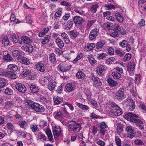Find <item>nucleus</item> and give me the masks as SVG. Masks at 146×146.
<instances>
[{"label":"nucleus","instance_id":"obj_1","mask_svg":"<svg viewBox=\"0 0 146 146\" xmlns=\"http://www.w3.org/2000/svg\"><path fill=\"white\" fill-rule=\"evenodd\" d=\"M110 107L111 112L115 116H119L122 113V109L115 103H112Z\"/></svg>","mask_w":146,"mask_h":146},{"label":"nucleus","instance_id":"obj_2","mask_svg":"<svg viewBox=\"0 0 146 146\" xmlns=\"http://www.w3.org/2000/svg\"><path fill=\"white\" fill-rule=\"evenodd\" d=\"M28 104L30 106L37 112L41 113L44 112L45 110L44 107L38 104L31 102H29Z\"/></svg>","mask_w":146,"mask_h":146},{"label":"nucleus","instance_id":"obj_3","mask_svg":"<svg viewBox=\"0 0 146 146\" xmlns=\"http://www.w3.org/2000/svg\"><path fill=\"white\" fill-rule=\"evenodd\" d=\"M72 123H69L68 125L70 129L74 133H76L80 130L81 125L79 123H77L74 121H71Z\"/></svg>","mask_w":146,"mask_h":146},{"label":"nucleus","instance_id":"obj_4","mask_svg":"<svg viewBox=\"0 0 146 146\" xmlns=\"http://www.w3.org/2000/svg\"><path fill=\"white\" fill-rule=\"evenodd\" d=\"M125 117L127 120L134 123H135L139 119H138V117L137 115L130 112L125 114Z\"/></svg>","mask_w":146,"mask_h":146},{"label":"nucleus","instance_id":"obj_5","mask_svg":"<svg viewBox=\"0 0 146 146\" xmlns=\"http://www.w3.org/2000/svg\"><path fill=\"white\" fill-rule=\"evenodd\" d=\"M124 90L123 88H120L117 91L115 95V98L118 100H122L125 97L124 93Z\"/></svg>","mask_w":146,"mask_h":146},{"label":"nucleus","instance_id":"obj_6","mask_svg":"<svg viewBox=\"0 0 146 146\" xmlns=\"http://www.w3.org/2000/svg\"><path fill=\"white\" fill-rule=\"evenodd\" d=\"M48 80L49 82L48 85V89L50 91L54 90L56 85V82L55 81H51L50 78H48L47 76L45 77L44 79V82H45V80Z\"/></svg>","mask_w":146,"mask_h":146},{"label":"nucleus","instance_id":"obj_7","mask_svg":"<svg viewBox=\"0 0 146 146\" xmlns=\"http://www.w3.org/2000/svg\"><path fill=\"white\" fill-rule=\"evenodd\" d=\"M99 33V30L96 28L92 30L89 34V39L93 40L96 38L98 35Z\"/></svg>","mask_w":146,"mask_h":146},{"label":"nucleus","instance_id":"obj_8","mask_svg":"<svg viewBox=\"0 0 146 146\" xmlns=\"http://www.w3.org/2000/svg\"><path fill=\"white\" fill-rule=\"evenodd\" d=\"M119 44L122 48L126 47V50L127 52L131 50L130 45L128 44L127 41L126 40H123L122 41L120 42Z\"/></svg>","mask_w":146,"mask_h":146},{"label":"nucleus","instance_id":"obj_9","mask_svg":"<svg viewBox=\"0 0 146 146\" xmlns=\"http://www.w3.org/2000/svg\"><path fill=\"white\" fill-rule=\"evenodd\" d=\"M90 79L94 82L93 84L95 87L101 86L102 83L100 81V80L96 76L93 74Z\"/></svg>","mask_w":146,"mask_h":146},{"label":"nucleus","instance_id":"obj_10","mask_svg":"<svg viewBox=\"0 0 146 146\" xmlns=\"http://www.w3.org/2000/svg\"><path fill=\"white\" fill-rule=\"evenodd\" d=\"M126 129L128 133L127 135L128 137L132 139L135 136L134 129L133 127L131 126H128L127 127Z\"/></svg>","mask_w":146,"mask_h":146},{"label":"nucleus","instance_id":"obj_11","mask_svg":"<svg viewBox=\"0 0 146 146\" xmlns=\"http://www.w3.org/2000/svg\"><path fill=\"white\" fill-rule=\"evenodd\" d=\"M73 21L75 25H81L84 21V19L78 16H75L73 17Z\"/></svg>","mask_w":146,"mask_h":146},{"label":"nucleus","instance_id":"obj_12","mask_svg":"<svg viewBox=\"0 0 146 146\" xmlns=\"http://www.w3.org/2000/svg\"><path fill=\"white\" fill-rule=\"evenodd\" d=\"M15 88L19 92L22 93H25L27 90L25 86L20 83H16Z\"/></svg>","mask_w":146,"mask_h":146},{"label":"nucleus","instance_id":"obj_13","mask_svg":"<svg viewBox=\"0 0 146 146\" xmlns=\"http://www.w3.org/2000/svg\"><path fill=\"white\" fill-rule=\"evenodd\" d=\"M107 126L105 123L104 122H101L100 125L99 126L100 133L102 134L103 135H105V133L106 131V128Z\"/></svg>","mask_w":146,"mask_h":146},{"label":"nucleus","instance_id":"obj_14","mask_svg":"<svg viewBox=\"0 0 146 146\" xmlns=\"http://www.w3.org/2000/svg\"><path fill=\"white\" fill-rule=\"evenodd\" d=\"M53 132L55 138L59 136L61 133L60 126H56L53 131Z\"/></svg>","mask_w":146,"mask_h":146},{"label":"nucleus","instance_id":"obj_15","mask_svg":"<svg viewBox=\"0 0 146 146\" xmlns=\"http://www.w3.org/2000/svg\"><path fill=\"white\" fill-rule=\"evenodd\" d=\"M105 70V67L102 65H100L96 68V72L98 75L102 76L104 74V72Z\"/></svg>","mask_w":146,"mask_h":146},{"label":"nucleus","instance_id":"obj_16","mask_svg":"<svg viewBox=\"0 0 146 146\" xmlns=\"http://www.w3.org/2000/svg\"><path fill=\"white\" fill-rule=\"evenodd\" d=\"M13 56L15 57H16L19 60L21 58L20 57L21 56L23 55L22 52L18 50H13L12 52Z\"/></svg>","mask_w":146,"mask_h":146},{"label":"nucleus","instance_id":"obj_17","mask_svg":"<svg viewBox=\"0 0 146 146\" xmlns=\"http://www.w3.org/2000/svg\"><path fill=\"white\" fill-rule=\"evenodd\" d=\"M36 68L38 70L41 72H43L45 70V66L41 62H39L36 66Z\"/></svg>","mask_w":146,"mask_h":146},{"label":"nucleus","instance_id":"obj_18","mask_svg":"<svg viewBox=\"0 0 146 146\" xmlns=\"http://www.w3.org/2000/svg\"><path fill=\"white\" fill-rule=\"evenodd\" d=\"M29 87L31 91L33 93H37L39 91L38 88L36 86V85L34 84H32L29 85Z\"/></svg>","mask_w":146,"mask_h":146},{"label":"nucleus","instance_id":"obj_19","mask_svg":"<svg viewBox=\"0 0 146 146\" xmlns=\"http://www.w3.org/2000/svg\"><path fill=\"white\" fill-rule=\"evenodd\" d=\"M10 37V40L14 43H17L20 40V38L18 36L15 34H11Z\"/></svg>","mask_w":146,"mask_h":146},{"label":"nucleus","instance_id":"obj_20","mask_svg":"<svg viewBox=\"0 0 146 146\" xmlns=\"http://www.w3.org/2000/svg\"><path fill=\"white\" fill-rule=\"evenodd\" d=\"M85 76L84 73L80 70L78 71L76 74V76L77 78L82 80L84 79Z\"/></svg>","mask_w":146,"mask_h":146},{"label":"nucleus","instance_id":"obj_21","mask_svg":"<svg viewBox=\"0 0 146 146\" xmlns=\"http://www.w3.org/2000/svg\"><path fill=\"white\" fill-rule=\"evenodd\" d=\"M107 81L109 85L111 87L117 86L118 84L116 81L110 77L108 78Z\"/></svg>","mask_w":146,"mask_h":146},{"label":"nucleus","instance_id":"obj_22","mask_svg":"<svg viewBox=\"0 0 146 146\" xmlns=\"http://www.w3.org/2000/svg\"><path fill=\"white\" fill-rule=\"evenodd\" d=\"M54 117L56 119L60 120L63 118L64 115L60 111H56L54 113Z\"/></svg>","mask_w":146,"mask_h":146},{"label":"nucleus","instance_id":"obj_23","mask_svg":"<svg viewBox=\"0 0 146 146\" xmlns=\"http://www.w3.org/2000/svg\"><path fill=\"white\" fill-rule=\"evenodd\" d=\"M69 35L70 38L74 39L79 35V33L76 30L71 31L69 32Z\"/></svg>","mask_w":146,"mask_h":146},{"label":"nucleus","instance_id":"obj_24","mask_svg":"<svg viewBox=\"0 0 146 146\" xmlns=\"http://www.w3.org/2000/svg\"><path fill=\"white\" fill-rule=\"evenodd\" d=\"M105 44V42L104 40H101L99 41L96 44V48L98 50H100L102 49Z\"/></svg>","mask_w":146,"mask_h":146},{"label":"nucleus","instance_id":"obj_25","mask_svg":"<svg viewBox=\"0 0 146 146\" xmlns=\"http://www.w3.org/2000/svg\"><path fill=\"white\" fill-rule=\"evenodd\" d=\"M135 68V63L133 61H131L127 66V69L129 71H133Z\"/></svg>","mask_w":146,"mask_h":146},{"label":"nucleus","instance_id":"obj_26","mask_svg":"<svg viewBox=\"0 0 146 146\" xmlns=\"http://www.w3.org/2000/svg\"><path fill=\"white\" fill-rule=\"evenodd\" d=\"M49 60L50 62L53 64L56 63L57 61L55 54L53 53H51L49 55Z\"/></svg>","mask_w":146,"mask_h":146},{"label":"nucleus","instance_id":"obj_27","mask_svg":"<svg viewBox=\"0 0 146 146\" xmlns=\"http://www.w3.org/2000/svg\"><path fill=\"white\" fill-rule=\"evenodd\" d=\"M6 74L7 76L13 79H16L17 77L14 72L11 71L7 72Z\"/></svg>","mask_w":146,"mask_h":146},{"label":"nucleus","instance_id":"obj_28","mask_svg":"<svg viewBox=\"0 0 146 146\" xmlns=\"http://www.w3.org/2000/svg\"><path fill=\"white\" fill-rule=\"evenodd\" d=\"M94 44H88L84 48V50L86 51H89L92 50L95 47Z\"/></svg>","mask_w":146,"mask_h":146},{"label":"nucleus","instance_id":"obj_29","mask_svg":"<svg viewBox=\"0 0 146 146\" xmlns=\"http://www.w3.org/2000/svg\"><path fill=\"white\" fill-rule=\"evenodd\" d=\"M3 60L4 61L7 62L11 61L13 60V58L10 55L7 53V54L3 56Z\"/></svg>","mask_w":146,"mask_h":146},{"label":"nucleus","instance_id":"obj_30","mask_svg":"<svg viewBox=\"0 0 146 146\" xmlns=\"http://www.w3.org/2000/svg\"><path fill=\"white\" fill-rule=\"evenodd\" d=\"M115 16L117 20L120 23H122L124 18L123 16L119 13L117 12L115 13Z\"/></svg>","mask_w":146,"mask_h":146},{"label":"nucleus","instance_id":"obj_31","mask_svg":"<svg viewBox=\"0 0 146 146\" xmlns=\"http://www.w3.org/2000/svg\"><path fill=\"white\" fill-rule=\"evenodd\" d=\"M55 42L57 45V46L60 48H62L64 47V44L61 39L57 38L55 40Z\"/></svg>","mask_w":146,"mask_h":146},{"label":"nucleus","instance_id":"obj_32","mask_svg":"<svg viewBox=\"0 0 146 146\" xmlns=\"http://www.w3.org/2000/svg\"><path fill=\"white\" fill-rule=\"evenodd\" d=\"M65 87L67 91L70 92L74 90V86L72 83H69L66 85Z\"/></svg>","mask_w":146,"mask_h":146},{"label":"nucleus","instance_id":"obj_33","mask_svg":"<svg viewBox=\"0 0 146 146\" xmlns=\"http://www.w3.org/2000/svg\"><path fill=\"white\" fill-rule=\"evenodd\" d=\"M49 31V29L46 27L42 29L41 32H39L38 34V35L40 37H42L43 36L46 34Z\"/></svg>","mask_w":146,"mask_h":146},{"label":"nucleus","instance_id":"obj_34","mask_svg":"<svg viewBox=\"0 0 146 146\" xmlns=\"http://www.w3.org/2000/svg\"><path fill=\"white\" fill-rule=\"evenodd\" d=\"M71 68V66L65 65L64 66H60L59 69L61 71L65 72Z\"/></svg>","mask_w":146,"mask_h":146},{"label":"nucleus","instance_id":"obj_35","mask_svg":"<svg viewBox=\"0 0 146 146\" xmlns=\"http://www.w3.org/2000/svg\"><path fill=\"white\" fill-rule=\"evenodd\" d=\"M129 110L130 111H133L134 110L135 107V102L132 99H131L129 100Z\"/></svg>","mask_w":146,"mask_h":146},{"label":"nucleus","instance_id":"obj_36","mask_svg":"<svg viewBox=\"0 0 146 146\" xmlns=\"http://www.w3.org/2000/svg\"><path fill=\"white\" fill-rule=\"evenodd\" d=\"M136 125L139 127L140 129L141 130H143L144 129V126L143 125V122L140 119H139L135 123Z\"/></svg>","mask_w":146,"mask_h":146},{"label":"nucleus","instance_id":"obj_37","mask_svg":"<svg viewBox=\"0 0 146 146\" xmlns=\"http://www.w3.org/2000/svg\"><path fill=\"white\" fill-rule=\"evenodd\" d=\"M21 63L26 65H28L30 64L29 60L27 58L23 57H22L20 60Z\"/></svg>","mask_w":146,"mask_h":146},{"label":"nucleus","instance_id":"obj_38","mask_svg":"<svg viewBox=\"0 0 146 146\" xmlns=\"http://www.w3.org/2000/svg\"><path fill=\"white\" fill-rule=\"evenodd\" d=\"M112 76L115 79H117L119 78L121 76L120 73L117 71H114L111 74Z\"/></svg>","mask_w":146,"mask_h":146},{"label":"nucleus","instance_id":"obj_39","mask_svg":"<svg viewBox=\"0 0 146 146\" xmlns=\"http://www.w3.org/2000/svg\"><path fill=\"white\" fill-rule=\"evenodd\" d=\"M14 103L11 101H7L5 103V108L9 109H10L11 107L13 106Z\"/></svg>","mask_w":146,"mask_h":146},{"label":"nucleus","instance_id":"obj_40","mask_svg":"<svg viewBox=\"0 0 146 146\" xmlns=\"http://www.w3.org/2000/svg\"><path fill=\"white\" fill-rule=\"evenodd\" d=\"M77 106L84 110L87 111L90 109L89 107H88L87 106L83 105L82 104L77 103Z\"/></svg>","mask_w":146,"mask_h":146},{"label":"nucleus","instance_id":"obj_41","mask_svg":"<svg viewBox=\"0 0 146 146\" xmlns=\"http://www.w3.org/2000/svg\"><path fill=\"white\" fill-rule=\"evenodd\" d=\"M31 71L29 70L24 69H23V70L21 73V76H22L26 77L27 76L31 74Z\"/></svg>","mask_w":146,"mask_h":146},{"label":"nucleus","instance_id":"obj_42","mask_svg":"<svg viewBox=\"0 0 146 146\" xmlns=\"http://www.w3.org/2000/svg\"><path fill=\"white\" fill-rule=\"evenodd\" d=\"M54 102V103L58 104L63 102V99L59 97H54L53 98Z\"/></svg>","mask_w":146,"mask_h":146},{"label":"nucleus","instance_id":"obj_43","mask_svg":"<svg viewBox=\"0 0 146 146\" xmlns=\"http://www.w3.org/2000/svg\"><path fill=\"white\" fill-rule=\"evenodd\" d=\"M21 40L25 44H29L31 41V39L28 37L26 36H23L21 37Z\"/></svg>","mask_w":146,"mask_h":146},{"label":"nucleus","instance_id":"obj_44","mask_svg":"<svg viewBox=\"0 0 146 146\" xmlns=\"http://www.w3.org/2000/svg\"><path fill=\"white\" fill-rule=\"evenodd\" d=\"M50 36L49 35H47L44 37V39L42 40L41 43L43 45L48 43L49 42Z\"/></svg>","mask_w":146,"mask_h":146},{"label":"nucleus","instance_id":"obj_45","mask_svg":"<svg viewBox=\"0 0 146 146\" xmlns=\"http://www.w3.org/2000/svg\"><path fill=\"white\" fill-rule=\"evenodd\" d=\"M20 127L22 128L25 129L27 126V122L25 121H21L19 122V124Z\"/></svg>","mask_w":146,"mask_h":146},{"label":"nucleus","instance_id":"obj_46","mask_svg":"<svg viewBox=\"0 0 146 146\" xmlns=\"http://www.w3.org/2000/svg\"><path fill=\"white\" fill-rule=\"evenodd\" d=\"M7 67L10 70L14 71H16L18 69L17 66L13 64H10Z\"/></svg>","mask_w":146,"mask_h":146},{"label":"nucleus","instance_id":"obj_47","mask_svg":"<svg viewBox=\"0 0 146 146\" xmlns=\"http://www.w3.org/2000/svg\"><path fill=\"white\" fill-rule=\"evenodd\" d=\"M2 44L5 46H8L9 43V41L8 39V37L6 36L4 37L2 41Z\"/></svg>","mask_w":146,"mask_h":146},{"label":"nucleus","instance_id":"obj_48","mask_svg":"<svg viewBox=\"0 0 146 146\" xmlns=\"http://www.w3.org/2000/svg\"><path fill=\"white\" fill-rule=\"evenodd\" d=\"M4 93L5 94L9 95H11L13 94V90L9 88H7L5 90Z\"/></svg>","mask_w":146,"mask_h":146},{"label":"nucleus","instance_id":"obj_49","mask_svg":"<svg viewBox=\"0 0 146 146\" xmlns=\"http://www.w3.org/2000/svg\"><path fill=\"white\" fill-rule=\"evenodd\" d=\"M131 55L130 54L128 53L125 56L123 59V61L124 62L129 61L131 59Z\"/></svg>","mask_w":146,"mask_h":146},{"label":"nucleus","instance_id":"obj_50","mask_svg":"<svg viewBox=\"0 0 146 146\" xmlns=\"http://www.w3.org/2000/svg\"><path fill=\"white\" fill-rule=\"evenodd\" d=\"M107 55V54L106 53H102L101 54H98L97 58L99 60L102 59L106 58Z\"/></svg>","mask_w":146,"mask_h":146},{"label":"nucleus","instance_id":"obj_51","mask_svg":"<svg viewBox=\"0 0 146 146\" xmlns=\"http://www.w3.org/2000/svg\"><path fill=\"white\" fill-rule=\"evenodd\" d=\"M73 24L74 23L73 21L69 20L67 22L66 27H67L69 29H70L72 27Z\"/></svg>","mask_w":146,"mask_h":146},{"label":"nucleus","instance_id":"obj_52","mask_svg":"<svg viewBox=\"0 0 146 146\" xmlns=\"http://www.w3.org/2000/svg\"><path fill=\"white\" fill-rule=\"evenodd\" d=\"M8 129L12 132L14 129V126L12 123H8L7 124Z\"/></svg>","mask_w":146,"mask_h":146},{"label":"nucleus","instance_id":"obj_53","mask_svg":"<svg viewBox=\"0 0 146 146\" xmlns=\"http://www.w3.org/2000/svg\"><path fill=\"white\" fill-rule=\"evenodd\" d=\"M27 48L26 52H31L33 50V46L31 44H28L27 45Z\"/></svg>","mask_w":146,"mask_h":146},{"label":"nucleus","instance_id":"obj_54","mask_svg":"<svg viewBox=\"0 0 146 146\" xmlns=\"http://www.w3.org/2000/svg\"><path fill=\"white\" fill-rule=\"evenodd\" d=\"M98 4H95L94 5H92L91 6L90 10L93 13H95L97 11V8L98 7Z\"/></svg>","mask_w":146,"mask_h":146},{"label":"nucleus","instance_id":"obj_55","mask_svg":"<svg viewBox=\"0 0 146 146\" xmlns=\"http://www.w3.org/2000/svg\"><path fill=\"white\" fill-rule=\"evenodd\" d=\"M67 105L69 107L71 111H73L74 110V107L72 104L68 102H65L62 104V106Z\"/></svg>","mask_w":146,"mask_h":146},{"label":"nucleus","instance_id":"obj_56","mask_svg":"<svg viewBox=\"0 0 146 146\" xmlns=\"http://www.w3.org/2000/svg\"><path fill=\"white\" fill-rule=\"evenodd\" d=\"M90 63L92 64H95L96 61L95 58L92 56H89L88 57Z\"/></svg>","mask_w":146,"mask_h":146},{"label":"nucleus","instance_id":"obj_57","mask_svg":"<svg viewBox=\"0 0 146 146\" xmlns=\"http://www.w3.org/2000/svg\"><path fill=\"white\" fill-rule=\"evenodd\" d=\"M115 140L117 146H121V141L118 136H116L115 137Z\"/></svg>","mask_w":146,"mask_h":146},{"label":"nucleus","instance_id":"obj_58","mask_svg":"<svg viewBox=\"0 0 146 146\" xmlns=\"http://www.w3.org/2000/svg\"><path fill=\"white\" fill-rule=\"evenodd\" d=\"M83 57V54L82 53H80L79 54L77 57L73 61V62L74 63H76L77 62V61L78 60H80Z\"/></svg>","mask_w":146,"mask_h":146},{"label":"nucleus","instance_id":"obj_59","mask_svg":"<svg viewBox=\"0 0 146 146\" xmlns=\"http://www.w3.org/2000/svg\"><path fill=\"white\" fill-rule=\"evenodd\" d=\"M6 84L5 80L3 78L0 79V87H4Z\"/></svg>","mask_w":146,"mask_h":146},{"label":"nucleus","instance_id":"obj_60","mask_svg":"<svg viewBox=\"0 0 146 146\" xmlns=\"http://www.w3.org/2000/svg\"><path fill=\"white\" fill-rule=\"evenodd\" d=\"M145 25V21L143 19H141V21L138 24L137 26L139 28H141L142 27Z\"/></svg>","mask_w":146,"mask_h":146},{"label":"nucleus","instance_id":"obj_61","mask_svg":"<svg viewBox=\"0 0 146 146\" xmlns=\"http://www.w3.org/2000/svg\"><path fill=\"white\" fill-rule=\"evenodd\" d=\"M110 35L111 36L115 38L118 37L119 35V33L117 32V31H115L114 32L110 33Z\"/></svg>","mask_w":146,"mask_h":146},{"label":"nucleus","instance_id":"obj_62","mask_svg":"<svg viewBox=\"0 0 146 146\" xmlns=\"http://www.w3.org/2000/svg\"><path fill=\"white\" fill-rule=\"evenodd\" d=\"M39 125L41 128H43L47 125V123L46 122L42 121L40 122Z\"/></svg>","mask_w":146,"mask_h":146},{"label":"nucleus","instance_id":"obj_63","mask_svg":"<svg viewBox=\"0 0 146 146\" xmlns=\"http://www.w3.org/2000/svg\"><path fill=\"white\" fill-rule=\"evenodd\" d=\"M114 59L115 58H109L106 61V63L108 65L111 64L114 61Z\"/></svg>","mask_w":146,"mask_h":146},{"label":"nucleus","instance_id":"obj_64","mask_svg":"<svg viewBox=\"0 0 146 146\" xmlns=\"http://www.w3.org/2000/svg\"><path fill=\"white\" fill-rule=\"evenodd\" d=\"M110 23H106L104 25V27L105 29L107 30H109L110 29Z\"/></svg>","mask_w":146,"mask_h":146}]
</instances>
